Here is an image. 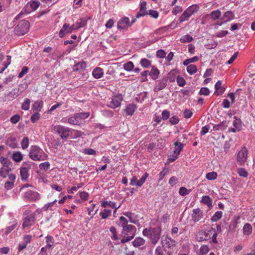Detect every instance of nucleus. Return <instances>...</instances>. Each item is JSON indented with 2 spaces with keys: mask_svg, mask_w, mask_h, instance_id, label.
<instances>
[{
  "mask_svg": "<svg viewBox=\"0 0 255 255\" xmlns=\"http://www.w3.org/2000/svg\"><path fill=\"white\" fill-rule=\"evenodd\" d=\"M145 240L140 237L136 238L132 242V245L135 248L139 247L145 244Z\"/></svg>",
  "mask_w": 255,
  "mask_h": 255,
  "instance_id": "29",
  "label": "nucleus"
},
{
  "mask_svg": "<svg viewBox=\"0 0 255 255\" xmlns=\"http://www.w3.org/2000/svg\"><path fill=\"white\" fill-rule=\"evenodd\" d=\"M11 2V0H0V12L7 9Z\"/></svg>",
  "mask_w": 255,
  "mask_h": 255,
  "instance_id": "26",
  "label": "nucleus"
},
{
  "mask_svg": "<svg viewBox=\"0 0 255 255\" xmlns=\"http://www.w3.org/2000/svg\"><path fill=\"white\" fill-rule=\"evenodd\" d=\"M28 70L29 68L27 67H23L21 72L18 74V78H21L23 77L28 72Z\"/></svg>",
  "mask_w": 255,
  "mask_h": 255,
  "instance_id": "64",
  "label": "nucleus"
},
{
  "mask_svg": "<svg viewBox=\"0 0 255 255\" xmlns=\"http://www.w3.org/2000/svg\"><path fill=\"white\" fill-rule=\"evenodd\" d=\"M24 197L32 201H35L40 198L39 194L38 192L30 190H28L25 192Z\"/></svg>",
  "mask_w": 255,
  "mask_h": 255,
  "instance_id": "16",
  "label": "nucleus"
},
{
  "mask_svg": "<svg viewBox=\"0 0 255 255\" xmlns=\"http://www.w3.org/2000/svg\"><path fill=\"white\" fill-rule=\"evenodd\" d=\"M168 172V169L164 168L159 173V181L162 180Z\"/></svg>",
  "mask_w": 255,
  "mask_h": 255,
  "instance_id": "63",
  "label": "nucleus"
},
{
  "mask_svg": "<svg viewBox=\"0 0 255 255\" xmlns=\"http://www.w3.org/2000/svg\"><path fill=\"white\" fill-rule=\"evenodd\" d=\"M29 5L32 10L34 11L36 10L40 5V2L37 0H31L28 4L27 6Z\"/></svg>",
  "mask_w": 255,
  "mask_h": 255,
  "instance_id": "43",
  "label": "nucleus"
},
{
  "mask_svg": "<svg viewBox=\"0 0 255 255\" xmlns=\"http://www.w3.org/2000/svg\"><path fill=\"white\" fill-rule=\"evenodd\" d=\"M177 83L180 87H183L186 84V81L183 77L178 76L177 77Z\"/></svg>",
  "mask_w": 255,
  "mask_h": 255,
  "instance_id": "61",
  "label": "nucleus"
},
{
  "mask_svg": "<svg viewBox=\"0 0 255 255\" xmlns=\"http://www.w3.org/2000/svg\"><path fill=\"white\" fill-rule=\"evenodd\" d=\"M45 239L47 245L41 249L40 253H39L37 255H44L42 253H44L45 255H47L46 253L47 249H51L52 248L54 244L53 237L51 236H47L45 237Z\"/></svg>",
  "mask_w": 255,
  "mask_h": 255,
  "instance_id": "10",
  "label": "nucleus"
},
{
  "mask_svg": "<svg viewBox=\"0 0 255 255\" xmlns=\"http://www.w3.org/2000/svg\"><path fill=\"white\" fill-rule=\"evenodd\" d=\"M221 14V11L218 9L214 11H213L210 13L211 17L214 19L216 20L219 18Z\"/></svg>",
  "mask_w": 255,
  "mask_h": 255,
  "instance_id": "46",
  "label": "nucleus"
},
{
  "mask_svg": "<svg viewBox=\"0 0 255 255\" xmlns=\"http://www.w3.org/2000/svg\"><path fill=\"white\" fill-rule=\"evenodd\" d=\"M30 103V99L26 98L22 104V109L25 111L28 110L29 109Z\"/></svg>",
  "mask_w": 255,
  "mask_h": 255,
  "instance_id": "53",
  "label": "nucleus"
},
{
  "mask_svg": "<svg viewBox=\"0 0 255 255\" xmlns=\"http://www.w3.org/2000/svg\"><path fill=\"white\" fill-rule=\"evenodd\" d=\"M86 67V63L85 62H78L74 66L73 70L78 71L83 70Z\"/></svg>",
  "mask_w": 255,
  "mask_h": 255,
  "instance_id": "33",
  "label": "nucleus"
},
{
  "mask_svg": "<svg viewBox=\"0 0 255 255\" xmlns=\"http://www.w3.org/2000/svg\"><path fill=\"white\" fill-rule=\"evenodd\" d=\"M76 27L74 24L70 26L68 23H64L59 31V36L60 38L63 37L66 34L70 33L73 31L76 30Z\"/></svg>",
  "mask_w": 255,
  "mask_h": 255,
  "instance_id": "8",
  "label": "nucleus"
},
{
  "mask_svg": "<svg viewBox=\"0 0 255 255\" xmlns=\"http://www.w3.org/2000/svg\"><path fill=\"white\" fill-rule=\"evenodd\" d=\"M11 169L10 166L1 167L0 168V175L3 178H5L7 175L11 171Z\"/></svg>",
  "mask_w": 255,
  "mask_h": 255,
  "instance_id": "31",
  "label": "nucleus"
},
{
  "mask_svg": "<svg viewBox=\"0 0 255 255\" xmlns=\"http://www.w3.org/2000/svg\"><path fill=\"white\" fill-rule=\"evenodd\" d=\"M30 168L23 167H21L20 171V176L21 178V180L22 181H25L29 177V174L28 173L29 169Z\"/></svg>",
  "mask_w": 255,
  "mask_h": 255,
  "instance_id": "23",
  "label": "nucleus"
},
{
  "mask_svg": "<svg viewBox=\"0 0 255 255\" xmlns=\"http://www.w3.org/2000/svg\"><path fill=\"white\" fill-rule=\"evenodd\" d=\"M50 167V163L49 162H44L39 164V168L41 170H44L45 171L47 170Z\"/></svg>",
  "mask_w": 255,
  "mask_h": 255,
  "instance_id": "56",
  "label": "nucleus"
},
{
  "mask_svg": "<svg viewBox=\"0 0 255 255\" xmlns=\"http://www.w3.org/2000/svg\"><path fill=\"white\" fill-rule=\"evenodd\" d=\"M140 64L145 68L151 67V61L146 58H142L140 61Z\"/></svg>",
  "mask_w": 255,
  "mask_h": 255,
  "instance_id": "35",
  "label": "nucleus"
},
{
  "mask_svg": "<svg viewBox=\"0 0 255 255\" xmlns=\"http://www.w3.org/2000/svg\"><path fill=\"white\" fill-rule=\"evenodd\" d=\"M234 18L235 14L234 12L232 11H228L224 13L223 19H224L226 22H227L234 19Z\"/></svg>",
  "mask_w": 255,
  "mask_h": 255,
  "instance_id": "30",
  "label": "nucleus"
},
{
  "mask_svg": "<svg viewBox=\"0 0 255 255\" xmlns=\"http://www.w3.org/2000/svg\"><path fill=\"white\" fill-rule=\"evenodd\" d=\"M137 109V106L135 104H128L127 106L125 109L126 114L128 116H132Z\"/></svg>",
  "mask_w": 255,
  "mask_h": 255,
  "instance_id": "22",
  "label": "nucleus"
},
{
  "mask_svg": "<svg viewBox=\"0 0 255 255\" xmlns=\"http://www.w3.org/2000/svg\"><path fill=\"white\" fill-rule=\"evenodd\" d=\"M190 15L188 13V12L185 10L181 16L179 18V20L180 22H182L188 19L190 17Z\"/></svg>",
  "mask_w": 255,
  "mask_h": 255,
  "instance_id": "48",
  "label": "nucleus"
},
{
  "mask_svg": "<svg viewBox=\"0 0 255 255\" xmlns=\"http://www.w3.org/2000/svg\"><path fill=\"white\" fill-rule=\"evenodd\" d=\"M175 149L174 151V154H177V155H179L181 151L183 149L184 147V144L178 141H176L174 143Z\"/></svg>",
  "mask_w": 255,
  "mask_h": 255,
  "instance_id": "32",
  "label": "nucleus"
},
{
  "mask_svg": "<svg viewBox=\"0 0 255 255\" xmlns=\"http://www.w3.org/2000/svg\"><path fill=\"white\" fill-rule=\"evenodd\" d=\"M87 24V19L85 18H80L78 21L74 23L76 29H78L80 28L85 27Z\"/></svg>",
  "mask_w": 255,
  "mask_h": 255,
  "instance_id": "28",
  "label": "nucleus"
},
{
  "mask_svg": "<svg viewBox=\"0 0 255 255\" xmlns=\"http://www.w3.org/2000/svg\"><path fill=\"white\" fill-rule=\"evenodd\" d=\"M177 242L170 237L163 236L161 237V245L165 249H173L176 246Z\"/></svg>",
  "mask_w": 255,
  "mask_h": 255,
  "instance_id": "5",
  "label": "nucleus"
},
{
  "mask_svg": "<svg viewBox=\"0 0 255 255\" xmlns=\"http://www.w3.org/2000/svg\"><path fill=\"white\" fill-rule=\"evenodd\" d=\"M80 126L83 124L84 120L87 119L90 116L89 112H81L75 114Z\"/></svg>",
  "mask_w": 255,
  "mask_h": 255,
  "instance_id": "19",
  "label": "nucleus"
},
{
  "mask_svg": "<svg viewBox=\"0 0 255 255\" xmlns=\"http://www.w3.org/2000/svg\"><path fill=\"white\" fill-rule=\"evenodd\" d=\"M133 234H132L131 236H126L123 235V238L121 241V243H125L131 241L133 238Z\"/></svg>",
  "mask_w": 255,
  "mask_h": 255,
  "instance_id": "57",
  "label": "nucleus"
},
{
  "mask_svg": "<svg viewBox=\"0 0 255 255\" xmlns=\"http://www.w3.org/2000/svg\"><path fill=\"white\" fill-rule=\"evenodd\" d=\"M201 202L207 205L208 207H211L212 206V199L208 196H203Z\"/></svg>",
  "mask_w": 255,
  "mask_h": 255,
  "instance_id": "37",
  "label": "nucleus"
},
{
  "mask_svg": "<svg viewBox=\"0 0 255 255\" xmlns=\"http://www.w3.org/2000/svg\"><path fill=\"white\" fill-rule=\"evenodd\" d=\"M110 206L112 208H115L114 212H116L117 210L120 207V206H117L116 203L114 202L107 201H104L101 204V206L103 208H106L107 206Z\"/></svg>",
  "mask_w": 255,
  "mask_h": 255,
  "instance_id": "25",
  "label": "nucleus"
},
{
  "mask_svg": "<svg viewBox=\"0 0 255 255\" xmlns=\"http://www.w3.org/2000/svg\"><path fill=\"white\" fill-rule=\"evenodd\" d=\"M29 156L31 159L35 161L44 160L47 156L43 150L37 145L31 146Z\"/></svg>",
  "mask_w": 255,
  "mask_h": 255,
  "instance_id": "1",
  "label": "nucleus"
},
{
  "mask_svg": "<svg viewBox=\"0 0 255 255\" xmlns=\"http://www.w3.org/2000/svg\"><path fill=\"white\" fill-rule=\"evenodd\" d=\"M146 2L142 1L140 3V9L136 15V18H139L144 16L148 14V11L146 10Z\"/></svg>",
  "mask_w": 255,
  "mask_h": 255,
  "instance_id": "17",
  "label": "nucleus"
},
{
  "mask_svg": "<svg viewBox=\"0 0 255 255\" xmlns=\"http://www.w3.org/2000/svg\"><path fill=\"white\" fill-rule=\"evenodd\" d=\"M21 148L23 149L27 148L29 145V138L28 137H24L21 142Z\"/></svg>",
  "mask_w": 255,
  "mask_h": 255,
  "instance_id": "52",
  "label": "nucleus"
},
{
  "mask_svg": "<svg viewBox=\"0 0 255 255\" xmlns=\"http://www.w3.org/2000/svg\"><path fill=\"white\" fill-rule=\"evenodd\" d=\"M196 238L198 242L208 241L211 239L210 231L207 230L205 231H199L197 233Z\"/></svg>",
  "mask_w": 255,
  "mask_h": 255,
  "instance_id": "11",
  "label": "nucleus"
},
{
  "mask_svg": "<svg viewBox=\"0 0 255 255\" xmlns=\"http://www.w3.org/2000/svg\"><path fill=\"white\" fill-rule=\"evenodd\" d=\"M123 99L122 95H118L114 98L108 104V106L112 109H115L120 107L121 105V102Z\"/></svg>",
  "mask_w": 255,
  "mask_h": 255,
  "instance_id": "12",
  "label": "nucleus"
},
{
  "mask_svg": "<svg viewBox=\"0 0 255 255\" xmlns=\"http://www.w3.org/2000/svg\"><path fill=\"white\" fill-rule=\"evenodd\" d=\"M35 217L32 215L27 216L24 218L22 227L25 228L32 226L35 222Z\"/></svg>",
  "mask_w": 255,
  "mask_h": 255,
  "instance_id": "18",
  "label": "nucleus"
},
{
  "mask_svg": "<svg viewBox=\"0 0 255 255\" xmlns=\"http://www.w3.org/2000/svg\"><path fill=\"white\" fill-rule=\"evenodd\" d=\"M0 162L3 165L2 167L9 166L11 164V161L8 158L3 156L0 157Z\"/></svg>",
  "mask_w": 255,
  "mask_h": 255,
  "instance_id": "42",
  "label": "nucleus"
},
{
  "mask_svg": "<svg viewBox=\"0 0 255 255\" xmlns=\"http://www.w3.org/2000/svg\"><path fill=\"white\" fill-rule=\"evenodd\" d=\"M252 232V227L249 223L245 224L243 227V233L244 235H250Z\"/></svg>",
  "mask_w": 255,
  "mask_h": 255,
  "instance_id": "38",
  "label": "nucleus"
},
{
  "mask_svg": "<svg viewBox=\"0 0 255 255\" xmlns=\"http://www.w3.org/2000/svg\"><path fill=\"white\" fill-rule=\"evenodd\" d=\"M134 68V64L132 62L128 61L124 65V69L128 72L132 71Z\"/></svg>",
  "mask_w": 255,
  "mask_h": 255,
  "instance_id": "44",
  "label": "nucleus"
},
{
  "mask_svg": "<svg viewBox=\"0 0 255 255\" xmlns=\"http://www.w3.org/2000/svg\"><path fill=\"white\" fill-rule=\"evenodd\" d=\"M199 7L197 4H193L188 7L186 10L191 16L193 14L199 10Z\"/></svg>",
  "mask_w": 255,
  "mask_h": 255,
  "instance_id": "34",
  "label": "nucleus"
},
{
  "mask_svg": "<svg viewBox=\"0 0 255 255\" xmlns=\"http://www.w3.org/2000/svg\"><path fill=\"white\" fill-rule=\"evenodd\" d=\"M216 91L214 94L217 96L222 95L225 91V88L222 86V81H218L215 85Z\"/></svg>",
  "mask_w": 255,
  "mask_h": 255,
  "instance_id": "20",
  "label": "nucleus"
},
{
  "mask_svg": "<svg viewBox=\"0 0 255 255\" xmlns=\"http://www.w3.org/2000/svg\"><path fill=\"white\" fill-rule=\"evenodd\" d=\"M148 176V174L147 172H145L139 180H137V178L135 176H133L130 179V181L129 184L131 186L141 187L145 182Z\"/></svg>",
  "mask_w": 255,
  "mask_h": 255,
  "instance_id": "9",
  "label": "nucleus"
},
{
  "mask_svg": "<svg viewBox=\"0 0 255 255\" xmlns=\"http://www.w3.org/2000/svg\"><path fill=\"white\" fill-rule=\"evenodd\" d=\"M235 120L233 122V126L238 130L240 131L241 130L242 128V123L240 119H238L236 116L234 117Z\"/></svg>",
  "mask_w": 255,
  "mask_h": 255,
  "instance_id": "36",
  "label": "nucleus"
},
{
  "mask_svg": "<svg viewBox=\"0 0 255 255\" xmlns=\"http://www.w3.org/2000/svg\"><path fill=\"white\" fill-rule=\"evenodd\" d=\"M160 74L159 70L157 68L154 66H151V69L150 71L149 76L153 80H156L158 79Z\"/></svg>",
  "mask_w": 255,
  "mask_h": 255,
  "instance_id": "21",
  "label": "nucleus"
},
{
  "mask_svg": "<svg viewBox=\"0 0 255 255\" xmlns=\"http://www.w3.org/2000/svg\"><path fill=\"white\" fill-rule=\"evenodd\" d=\"M197 70V66L195 65L191 64L187 67V71L190 75H193L196 72Z\"/></svg>",
  "mask_w": 255,
  "mask_h": 255,
  "instance_id": "45",
  "label": "nucleus"
},
{
  "mask_svg": "<svg viewBox=\"0 0 255 255\" xmlns=\"http://www.w3.org/2000/svg\"><path fill=\"white\" fill-rule=\"evenodd\" d=\"M222 212L217 211L212 217L211 220L212 222H217L222 218Z\"/></svg>",
  "mask_w": 255,
  "mask_h": 255,
  "instance_id": "47",
  "label": "nucleus"
},
{
  "mask_svg": "<svg viewBox=\"0 0 255 255\" xmlns=\"http://www.w3.org/2000/svg\"><path fill=\"white\" fill-rule=\"evenodd\" d=\"M206 178L209 180H214L217 177V174L215 172H211L206 174Z\"/></svg>",
  "mask_w": 255,
  "mask_h": 255,
  "instance_id": "55",
  "label": "nucleus"
},
{
  "mask_svg": "<svg viewBox=\"0 0 255 255\" xmlns=\"http://www.w3.org/2000/svg\"><path fill=\"white\" fill-rule=\"evenodd\" d=\"M210 93V90L208 88L203 87L202 88L199 93L200 95H205L207 96Z\"/></svg>",
  "mask_w": 255,
  "mask_h": 255,
  "instance_id": "62",
  "label": "nucleus"
},
{
  "mask_svg": "<svg viewBox=\"0 0 255 255\" xmlns=\"http://www.w3.org/2000/svg\"><path fill=\"white\" fill-rule=\"evenodd\" d=\"M67 123L74 126H80L75 114L67 118Z\"/></svg>",
  "mask_w": 255,
  "mask_h": 255,
  "instance_id": "27",
  "label": "nucleus"
},
{
  "mask_svg": "<svg viewBox=\"0 0 255 255\" xmlns=\"http://www.w3.org/2000/svg\"><path fill=\"white\" fill-rule=\"evenodd\" d=\"M29 22L25 19L20 21L14 28V31L17 35H23L29 30Z\"/></svg>",
  "mask_w": 255,
  "mask_h": 255,
  "instance_id": "3",
  "label": "nucleus"
},
{
  "mask_svg": "<svg viewBox=\"0 0 255 255\" xmlns=\"http://www.w3.org/2000/svg\"><path fill=\"white\" fill-rule=\"evenodd\" d=\"M203 216V212L199 209H194L191 214L192 220L194 222H197L200 221Z\"/></svg>",
  "mask_w": 255,
  "mask_h": 255,
  "instance_id": "15",
  "label": "nucleus"
},
{
  "mask_svg": "<svg viewBox=\"0 0 255 255\" xmlns=\"http://www.w3.org/2000/svg\"><path fill=\"white\" fill-rule=\"evenodd\" d=\"M102 115L107 118H111L114 116V112L112 111L105 110L102 111Z\"/></svg>",
  "mask_w": 255,
  "mask_h": 255,
  "instance_id": "60",
  "label": "nucleus"
},
{
  "mask_svg": "<svg viewBox=\"0 0 255 255\" xmlns=\"http://www.w3.org/2000/svg\"><path fill=\"white\" fill-rule=\"evenodd\" d=\"M190 192V190H188L186 188L184 187H180L179 190V194L182 196H185L188 195Z\"/></svg>",
  "mask_w": 255,
  "mask_h": 255,
  "instance_id": "54",
  "label": "nucleus"
},
{
  "mask_svg": "<svg viewBox=\"0 0 255 255\" xmlns=\"http://www.w3.org/2000/svg\"><path fill=\"white\" fill-rule=\"evenodd\" d=\"M180 40L182 43L190 42L193 40V38L190 35L186 34L183 36Z\"/></svg>",
  "mask_w": 255,
  "mask_h": 255,
  "instance_id": "51",
  "label": "nucleus"
},
{
  "mask_svg": "<svg viewBox=\"0 0 255 255\" xmlns=\"http://www.w3.org/2000/svg\"><path fill=\"white\" fill-rule=\"evenodd\" d=\"M129 26H130L129 19L127 17L121 19L117 24V27L119 29H127Z\"/></svg>",
  "mask_w": 255,
  "mask_h": 255,
  "instance_id": "14",
  "label": "nucleus"
},
{
  "mask_svg": "<svg viewBox=\"0 0 255 255\" xmlns=\"http://www.w3.org/2000/svg\"><path fill=\"white\" fill-rule=\"evenodd\" d=\"M53 130L58 134L61 139L66 140L70 136V133H72V129L62 125H56L53 127Z\"/></svg>",
  "mask_w": 255,
  "mask_h": 255,
  "instance_id": "2",
  "label": "nucleus"
},
{
  "mask_svg": "<svg viewBox=\"0 0 255 255\" xmlns=\"http://www.w3.org/2000/svg\"><path fill=\"white\" fill-rule=\"evenodd\" d=\"M136 231V228L134 226L131 225H128L124 227V228H123L122 234L123 235H125V236H131L133 234V237H134Z\"/></svg>",
  "mask_w": 255,
  "mask_h": 255,
  "instance_id": "13",
  "label": "nucleus"
},
{
  "mask_svg": "<svg viewBox=\"0 0 255 255\" xmlns=\"http://www.w3.org/2000/svg\"><path fill=\"white\" fill-rule=\"evenodd\" d=\"M103 69L99 67L95 68L92 72V75L96 79L101 78L103 76Z\"/></svg>",
  "mask_w": 255,
  "mask_h": 255,
  "instance_id": "24",
  "label": "nucleus"
},
{
  "mask_svg": "<svg viewBox=\"0 0 255 255\" xmlns=\"http://www.w3.org/2000/svg\"><path fill=\"white\" fill-rule=\"evenodd\" d=\"M238 174L242 177H247L248 175L247 171L243 168H240L238 169Z\"/></svg>",
  "mask_w": 255,
  "mask_h": 255,
  "instance_id": "58",
  "label": "nucleus"
},
{
  "mask_svg": "<svg viewBox=\"0 0 255 255\" xmlns=\"http://www.w3.org/2000/svg\"><path fill=\"white\" fill-rule=\"evenodd\" d=\"M40 117V115L38 112H35L30 118L31 121L34 123L37 121Z\"/></svg>",
  "mask_w": 255,
  "mask_h": 255,
  "instance_id": "59",
  "label": "nucleus"
},
{
  "mask_svg": "<svg viewBox=\"0 0 255 255\" xmlns=\"http://www.w3.org/2000/svg\"><path fill=\"white\" fill-rule=\"evenodd\" d=\"M15 141L16 139L15 138H11L7 141L6 144L12 148H15L17 146V144L15 142Z\"/></svg>",
  "mask_w": 255,
  "mask_h": 255,
  "instance_id": "49",
  "label": "nucleus"
},
{
  "mask_svg": "<svg viewBox=\"0 0 255 255\" xmlns=\"http://www.w3.org/2000/svg\"><path fill=\"white\" fill-rule=\"evenodd\" d=\"M168 82V78L164 77L162 78L155 81L153 88L154 92H158L164 89L167 86Z\"/></svg>",
  "mask_w": 255,
  "mask_h": 255,
  "instance_id": "7",
  "label": "nucleus"
},
{
  "mask_svg": "<svg viewBox=\"0 0 255 255\" xmlns=\"http://www.w3.org/2000/svg\"><path fill=\"white\" fill-rule=\"evenodd\" d=\"M160 227L150 228V234L149 237L152 244L155 245L159 241L161 236Z\"/></svg>",
  "mask_w": 255,
  "mask_h": 255,
  "instance_id": "4",
  "label": "nucleus"
},
{
  "mask_svg": "<svg viewBox=\"0 0 255 255\" xmlns=\"http://www.w3.org/2000/svg\"><path fill=\"white\" fill-rule=\"evenodd\" d=\"M248 156V150L245 147H243L238 153L237 156V162L240 165L243 166L247 161Z\"/></svg>",
  "mask_w": 255,
  "mask_h": 255,
  "instance_id": "6",
  "label": "nucleus"
},
{
  "mask_svg": "<svg viewBox=\"0 0 255 255\" xmlns=\"http://www.w3.org/2000/svg\"><path fill=\"white\" fill-rule=\"evenodd\" d=\"M111 214V210L108 209H104L102 212H100V215L102 219H105L107 218Z\"/></svg>",
  "mask_w": 255,
  "mask_h": 255,
  "instance_id": "50",
  "label": "nucleus"
},
{
  "mask_svg": "<svg viewBox=\"0 0 255 255\" xmlns=\"http://www.w3.org/2000/svg\"><path fill=\"white\" fill-rule=\"evenodd\" d=\"M43 102L42 101H37L33 105L32 109L33 111H35V112H38L40 111Z\"/></svg>",
  "mask_w": 255,
  "mask_h": 255,
  "instance_id": "39",
  "label": "nucleus"
},
{
  "mask_svg": "<svg viewBox=\"0 0 255 255\" xmlns=\"http://www.w3.org/2000/svg\"><path fill=\"white\" fill-rule=\"evenodd\" d=\"M12 159L16 162H20L22 159V155L20 152L16 151L12 154Z\"/></svg>",
  "mask_w": 255,
  "mask_h": 255,
  "instance_id": "40",
  "label": "nucleus"
},
{
  "mask_svg": "<svg viewBox=\"0 0 255 255\" xmlns=\"http://www.w3.org/2000/svg\"><path fill=\"white\" fill-rule=\"evenodd\" d=\"M128 221L127 219L123 216H121L120 218L119 221L117 222V224L119 226L123 227V228H124V227L128 225Z\"/></svg>",
  "mask_w": 255,
  "mask_h": 255,
  "instance_id": "41",
  "label": "nucleus"
}]
</instances>
